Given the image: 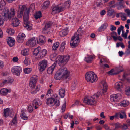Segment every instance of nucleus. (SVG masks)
<instances>
[{"instance_id":"nucleus-58","label":"nucleus","mask_w":130,"mask_h":130,"mask_svg":"<svg viewBox=\"0 0 130 130\" xmlns=\"http://www.w3.org/2000/svg\"><path fill=\"white\" fill-rule=\"evenodd\" d=\"M35 5L33 4H31L30 5L29 7V8H27V7H26V9H29V11L30 10H31L32 11H33V10H34V9H35Z\"/></svg>"},{"instance_id":"nucleus-40","label":"nucleus","mask_w":130,"mask_h":130,"mask_svg":"<svg viewBox=\"0 0 130 130\" xmlns=\"http://www.w3.org/2000/svg\"><path fill=\"white\" fill-rule=\"evenodd\" d=\"M68 32L67 30L64 29L60 32V34L61 36L63 37L67 35Z\"/></svg>"},{"instance_id":"nucleus-54","label":"nucleus","mask_w":130,"mask_h":130,"mask_svg":"<svg viewBox=\"0 0 130 130\" xmlns=\"http://www.w3.org/2000/svg\"><path fill=\"white\" fill-rule=\"evenodd\" d=\"M55 102L54 103V106H58L60 105V103L59 101L57 99H55Z\"/></svg>"},{"instance_id":"nucleus-19","label":"nucleus","mask_w":130,"mask_h":130,"mask_svg":"<svg viewBox=\"0 0 130 130\" xmlns=\"http://www.w3.org/2000/svg\"><path fill=\"white\" fill-rule=\"evenodd\" d=\"M55 99L53 98H49L46 99V104L48 106H53L55 102Z\"/></svg>"},{"instance_id":"nucleus-11","label":"nucleus","mask_w":130,"mask_h":130,"mask_svg":"<svg viewBox=\"0 0 130 130\" xmlns=\"http://www.w3.org/2000/svg\"><path fill=\"white\" fill-rule=\"evenodd\" d=\"M10 12L8 8H5L2 11V15L5 19L8 18L9 20H11V16L10 15Z\"/></svg>"},{"instance_id":"nucleus-49","label":"nucleus","mask_w":130,"mask_h":130,"mask_svg":"<svg viewBox=\"0 0 130 130\" xmlns=\"http://www.w3.org/2000/svg\"><path fill=\"white\" fill-rule=\"evenodd\" d=\"M6 32L9 35H12L14 33V31L13 30L11 29H9L7 30Z\"/></svg>"},{"instance_id":"nucleus-8","label":"nucleus","mask_w":130,"mask_h":130,"mask_svg":"<svg viewBox=\"0 0 130 130\" xmlns=\"http://www.w3.org/2000/svg\"><path fill=\"white\" fill-rule=\"evenodd\" d=\"M79 42V39L78 37L76 35H74L71 38L70 41L71 46L72 48L76 47Z\"/></svg>"},{"instance_id":"nucleus-50","label":"nucleus","mask_w":130,"mask_h":130,"mask_svg":"<svg viewBox=\"0 0 130 130\" xmlns=\"http://www.w3.org/2000/svg\"><path fill=\"white\" fill-rule=\"evenodd\" d=\"M32 69L31 68H26L24 70V72L25 74H29L32 71Z\"/></svg>"},{"instance_id":"nucleus-43","label":"nucleus","mask_w":130,"mask_h":130,"mask_svg":"<svg viewBox=\"0 0 130 130\" xmlns=\"http://www.w3.org/2000/svg\"><path fill=\"white\" fill-rule=\"evenodd\" d=\"M111 125L115 126V129H116L118 128H121V125L119 123H112Z\"/></svg>"},{"instance_id":"nucleus-44","label":"nucleus","mask_w":130,"mask_h":130,"mask_svg":"<svg viewBox=\"0 0 130 130\" xmlns=\"http://www.w3.org/2000/svg\"><path fill=\"white\" fill-rule=\"evenodd\" d=\"M24 62L25 65L27 66L30 63V60L28 58L25 57Z\"/></svg>"},{"instance_id":"nucleus-14","label":"nucleus","mask_w":130,"mask_h":130,"mask_svg":"<svg viewBox=\"0 0 130 130\" xmlns=\"http://www.w3.org/2000/svg\"><path fill=\"white\" fill-rule=\"evenodd\" d=\"M37 40V37H33L27 42L26 44L28 45H30L32 46H34L37 43H38Z\"/></svg>"},{"instance_id":"nucleus-64","label":"nucleus","mask_w":130,"mask_h":130,"mask_svg":"<svg viewBox=\"0 0 130 130\" xmlns=\"http://www.w3.org/2000/svg\"><path fill=\"white\" fill-rule=\"evenodd\" d=\"M28 110L30 112H31L33 111V108L31 105H29L28 107Z\"/></svg>"},{"instance_id":"nucleus-22","label":"nucleus","mask_w":130,"mask_h":130,"mask_svg":"<svg viewBox=\"0 0 130 130\" xmlns=\"http://www.w3.org/2000/svg\"><path fill=\"white\" fill-rule=\"evenodd\" d=\"M26 110L23 109H22L20 116L22 119L24 120H27L28 119V117L26 115L25 112Z\"/></svg>"},{"instance_id":"nucleus-38","label":"nucleus","mask_w":130,"mask_h":130,"mask_svg":"<svg viewBox=\"0 0 130 130\" xmlns=\"http://www.w3.org/2000/svg\"><path fill=\"white\" fill-rule=\"evenodd\" d=\"M101 84L103 87L104 89L103 90V92H106L107 91V85L106 82L104 80H103L101 82Z\"/></svg>"},{"instance_id":"nucleus-57","label":"nucleus","mask_w":130,"mask_h":130,"mask_svg":"<svg viewBox=\"0 0 130 130\" xmlns=\"http://www.w3.org/2000/svg\"><path fill=\"white\" fill-rule=\"evenodd\" d=\"M13 78H9L7 79V80H5L6 83V84H11L13 81Z\"/></svg>"},{"instance_id":"nucleus-25","label":"nucleus","mask_w":130,"mask_h":130,"mask_svg":"<svg viewBox=\"0 0 130 130\" xmlns=\"http://www.w3.org/2000/svg\"><path fill=\"white\" fill-rule=\"evenodd\" d=\"M123 84L122 82H119L116 83L115 84V88L119 91H120L121 90V88L122 87Z\"/></svg>"},{"instance_id":"nucleus-23","label":"nucleus","mask_w":130,"mask_h":130,"mask_svg":"<svg viewBox=\"0 0 130 130\" xmlns=\"http://www.w3.org/2000/svg\"><path fill=\"white\" fill-rule=\"evenodd\" d=\"M106 61L104 58H102L100 60V66L104 68H109V66L105 63Z\"/></svg>"},{"instance_id":"nucleus-47","label":"nucleus","mask_w":130,"mask_h":130,"mask_svg":"<svg viewBox=\"0 0 130 130\" xmlns=\"http://www.w3.org/2000/svg\"><path fill=\"white\" fill-rule=\"evenodd\" d=\"M10 15L11 16V19L12 18L14 17L15 14V10L13 8H12L10 9Z\"/></svg>"},{"instance_id":"nucleus-17","label":"nucleus","mask_w":130,"mask_h":130,"mask_svg":"<svg viewBox=\"0 0 130 130\" xmlns=\"http://www.w3.org/2000/svg\"><path fill=\"white\" fill-rule=\"evenodd\" d=\"M25 37V35L23 33H20L18 34L17 38V41L18 42H23Z\"/></svg>"},{"instance_id":"nucleus-37","label":"nucleus","mask_w":130,"mask_h":130,"mask_svg":"<svg viewBox=\"0 0 130 130\" xmlns=\"http://www.w3.org/2000/svg\"><path fill=\"white\" fill-rule=\"evenodd\" d=\"M9 92V90L6 88H3L0 90V94L3 95H6Z\"/></svg>"},{"instance_id":"nucleus-3","label":"nucleus","mask_w":130,"mask_h":130,"mask_svg":"<svg viewBox=\"0 0 130 130\" xmlns=\"http://www.w3.org/2000/svg\"><path fill=\"white\" fill-rule=\"evenodd\" d=\"M86 80L93 83L97 81L98 80V76L94 72L90 71L87 73L85 76Z\"/></svg>"},{"instance_id":"nucleus-7","label":"nucleus","mask_w":130,"mask_h":130,"mask_svg":"<svg viewBox=\"0 0 130 130\" xmlns=\"http://www.w3.org/2000/svg\"><path fill=\"white\" fill-rule=\"evenodd\" d=\"M48 65V61L45 59L40 61L38 63V67L40 72L44 71Z\"/></svg>"},{"instance_id":"nucleus-36","label":"nucleus","mask_w":130,"mask_h":130,"mask_svg":"<svg viewBox=\"0 0 130 130\" xmlns=\"http://www.w3.org/2000/svg\"><path fill=\"white\" fill-rule=\"evenodd\" d=\"M6 4L5 1L4 0H1L0 2V10L2 11L5 8V6Z\"/></svg>"},{"instance_id":"nucleus-62","label":"nucleus","mask_w":130,"mask_h":130,"mask_svg":"<svg viewBox=\"0 0 130 130\" xmlns=\"http://www.w3.org/2000/svg\"><path fill=\"white\" fill-rule=\"evenodd\" d=\"M4 18L3 16H0V26L3 24L4 21Z\"/></svg>"},{"instance_id":"nucleus-51","label":"nucleus","mask_w":130,"mask_h":130,"mask_svg":"<svg viewBox=\"0 0 130 130\" xmlns=\"http://www.w3.org/2000/svg\"><path fill=\"white\" fill-rule=\"evenodd\" d=\"M120 118L121 119H123L124 118H126V115L125 112H121L119 115Z\"/></svg>"},{"instance_id":"nucleus-5","label":"nucleus","mask_w":130,"mask_h":130,"mask_svg":"<svg viewBox=\"0 0 130 130\" xmlns=\"http://www.w3.org/2000/svg\"><path fill=\"white\" fill-rule=\"evenodd\" d=\"M70 59V56L68 55L60 56L58 59V63L60 66L65 65L68 62Z\"/></svg>"},{"instance_id":"nucleus-53","label":"nucleus","mask_w":130,"mask_h":130,"mask_svg":"<svg viewBox=\"0 0 130 130\" xmlns=\"http://www.w3.org/2000/svg\"><path fill=\"white\" fill-rule=\"evenodd\" d=\"M65 45L66 43L65 42H63L62 43L60 49V50L61 52H63L64 51L65 49L64 46Z\"/></svg>"},{"instance_id":"nucleus-28","label":"nucleus","mask_w":130,"mask_h":130,"mask_svg":"<svg viewBox=\"0 0 130 130\" xmlns=\"http://www.w3.org/2000/svg\"><path fill=\"white\" fill-rule=\"evenodd\" d=\"M11 114V111L8 108L4 109L3 116L5 117H7Z\"/></svg>"},{"instance_id":"nucleus-4","label":"nucleus","mask_w":130,"mask_h":130,"mask_svg":"<svg viewBox=\"0 0 130 130\" xmlns=\"http://www.w3.org/2000/svg\"><path fill=\"white\" fill-rule=\"evenodd\" d=\"M86 80L93 83L97 81L98 80V76L94 72L90 71L87 73L85 76Z\"/></svg>"},{"instance_id":"nucleus-6","label":"nucleus","mask_w":130,"mask_h":130,"mask_svg":"<svg viewBox=\"0 0 130 130\" xmlns=\"http://www.w3.org/2000/svg\"><path fill=\"white\" fill-rule=\"evenodd\" d=\"M58 71L62 76L63 79H66L69 77V73L66 68H61Z\"/></svg>"},{"instance_id":"nucleus-20","label":"nucleus","mask_w":130,"mask_h":130,"mask_svg":"<svg viewBox=\"0 0 130 130\" xmlns=\"http://www.w3.org/2000/svg\"><path fill=\"white\" fill-rule=\"evenodd\" d=\"M42 104V102L39 99H36L33 100L32 105L34 106L35 109H37L38 108L39 105H41Z\"/></svg>"},{"instance_id":"nucleus-15","label":"nucleus","mask_w":130,"mask_h":130,"mask_svg":"<svg viewBox=\"0 0 130 130\" xmlns=\"http://www.w3.org/2000/svg\"><path fill=\"white\" fill-rule=\"evenodd\" d=\"M122 68L121 67L119 68H116L114 70L113 69H111L110 71L108 72V73L109 75H115L119 73V72H122L123 70Z\"/></svg>"},{"instance_id":"nucleus-29","label":"nucleus","mask_w":130,"mask_h":130,"mask_svg":"<svg viewBox=\"0 0 130 130\" xmlns=\"http://www.w3.org/2000/svg\"><path fill=\"white\" fill-rule=\"evenodd\" d=\"M19 21L16 18H14L12 19V22L11 24L12 26L17 27L19 24Z\"/></svg>"},{"instance_id":"nucleus-10","label":"nucleus","mask_w":130,"mask_h":130,"mask_svg":"<svg viewBox=\"0 0 130 130\" xmlns=\"http://www.w3.org/2000/svg\"><path fill=\"white\" fill-rule=\"evenodd\" d=\"M37 82V76L34 75L30 78L29 83V86L32 89H34L36 85Z\"/></svg>"},{"instance_id":"nucleus-26","label":"nucleus","mask_w":130,"mask_h":130,"mask_svg":"<svg viewBox=\"0 0 130 130\" xmlns=\"http://www.w3.org/2000/svg\"><path fill=\"white\" fill-rule=\"evenodd\" d=\"M108 26V24L107 23H104L102 24L101 26L99 27L98 29V31L99 32L103 31L107 29Z\"/></svg>"},{"instance_id":"nucleus-18","label":"nucleus","mask_w":130,"mask_h":130,"mask_svg":"<svg viewBox=\"0 0 130 130\" xmlns=\"http://www.w3.org/2000/svg\"><path fill=\"white\" fill-rule=\"evenodd\" d=\"M51 24L49 23H47L44 27L42 29V32L44 34H47L49 32V28L50 27Z\"/></svg>"},{"instance_id":"nucleus-63","label":"nucleus","mask_w":130,"mask_h":130,"mask_svg":"<svg viewBox=\"0 0 130 130\" xmlns=\"http://www.w3.org/2000/svg\"><path fill=\"white\" fill-rule=\"evenodd\" d=\"M66 106V103L65 102L64 103L61 108V110H62L63 112H64L65 111Z\"/></svg>"},{"instance_id":"nucleus-39","label":"nucleus","mask_w":130,"mask_h":130,"mask_svg":"<svg viewBox=\"0 0 130 130\" xmlns=\"http://www.w3.org/2000/svg\"><path fill=\"white\" fill-rule=\"evenodd\" d=\"M40 88V86L39 85H37L35 89L34 90V89H32L31 93L32 94H35L36 93L37 91H39Z\"/></svg>"},{"instance_id":"nucleus-45","label":"nucleus","mask_w":130,"mask_h":130,"mask_svg":"<svg viewBox=\"0 0 130 130\" xmlns=\"http://www.w3.org/2000/svg\"><path fill=\"white\" fill-rule=\"evenodd\" d=\"M59 42H56L53 45L52 47V49L54 50H57L59 47Z\"/></svg>"},{"instance_id":"nucleus-55","label":"nucleus","mask_w":130,"mask_h":130,"mask_svg":"<svg viewBox=\"0 0 130 130\" xmlns=\"http://www.w3.org/2000/svg\"><path fill=\"white\" fill-rule=\"evenodd\" d=\"M17 123L16 117H15L12 121L10 123V125H12L15 124Z\"/></svg>"},{"instance_id":"nucleus-30","label":"nucleus","mask_w":130,"mask_h":130,"mask_svg":"<svg viewBox=\"0 0 130 130\" xmlns=\"http://www.w3.org/2000/svg\"><path fill=\"white\" fill-rule=\"evenodd\" d=\"M93 57L92 55H88L85 57L84 60L88 63H91L92 61Z\"/></svg>"},{"instance_id":"nucleus-16","label":"nucleus","mask_w":130,"mask_h":130,"mask_svg":"<svg viewBox=\"0 0 130 130\" xmlns=\"http://www.w3.org/2000/svg\"><path fill=\"white\" fill-rule=\"evenodd\" d=\"M116 7H117V9L118 10H120L122 9L125 7V6H123L121 2H117L114 4L113 5L110 6L111 8H113Z\"/></svg>"},{"instance_id":"nucleus-61","label":"nucleus","mask_w":130,"mask_h":130,"mask_svg":"<svg viewBox=\"0 0 130 130\" xmlns=\"http://www.w3.org/2000/svg\"><path fill=\"white\" fill-rule=\"evenodd\" d=\"M123 28L124 27L122 25H121L120 27L118 28L117 30V32L118 34L119 35H120V34L121 30H122V31H123Z\"/></svg>"},{"instance_id":"nucleus-32","label":"nucleus","mask_w":130,"mask_h":130,"mask_svg":"<svg viewBox=\"0 0 130 130\" xmlns=\"http://www.w3.org/2000/svg\"><path fill=\"white\" fill-rule=\"evenodd\" d=\"M54 78L56 80H60L61 79H63L62 77L59 72L58 71L54 76Z\"/></svg>"},{"instance_id":"nucleus-9","label":"nucleus","mask_w":130,"mask_h":130,"mask_svg":"<svg viewBox=\"0 0 130 130\" xmlns=\"http://www.w3.org/2000/svg\"><path fill=\"white\" fill-rule=\"evenodd\" d=\"M65 9V7L63 5L61 6H57L54 7L52 9V14L54 15L56 13H59Z\"/></svg>"},{"instance_id":"nucleus-41","label":"nucleus","mask_w":130,"mask_h":130,"mask_svg":"<svg viewBox=\"0 0 130 130\" xmlns=\"http://www.w3.org/2000/svg\"><path fill=\"white\" fill-rule=\"evenodd\" d=\"M83 34L82 31V29L81 28H79L77 31L76 33H75L74 35H76L79 38V37L82 35Z\"/></svg>"},{"instance_id":"nucleus-42","label":"nucleus","mask_w":130,"mask_h":130,"mask_svg":"<svg viewBox=\"0 0 130 130\" xmlns=\"http://www.w3.org/2000/svg\"><path fill=\"white\" fill-rule=\"evenodd\" d=\"M41 49L40 47H38L37 48H35L33 52V53L34 55L36 56L37 55L39 52L41 50Z\"/></svg>"},{"instance_id":"nucleus-24","label":"nucleus","mask_w":130,"mask_h":130,"mask_svg":"<svg viewBox=\"0 0 130 130\" xmlns=\"http://www.w3.org/2000/svg\"><path fill=\"white\" fill-rule=\"evenodd\" d=\"M45 40V37L41 35L39 37L38 39L37 38V42L39 44L42 45Z\"/></svg>"},{"instance_id":"nucleus-59","label":"nucleus","mask_w":130,"mask_h":130,"mask_svg":"<svg viewBox=\"0 0 130 130\" xmlns=\"http://www.w3.org/2000/svg\"><path fill=\"white\" fill-rule=\"evenodd\" d=\"M121 128L122 130H126L128 129V127L127 124H123L121 125Z\"/></svg>"},{"instance_id":"nucleus-60","label":"nucleus","mask_w":130,"mask_h":130,"mask_svg":"<svg viewBox=\"0 0 130 130\" xmlns=\"http://www.w3.org/2000/svg\"><path fill=\"white\" fill-rule=\"evenodd\" d=\"M114 12V10L113 9L108 10L107 11L108 14L109 16H111L112 15Z\"/></svg>"},{"instance_id":"nucleus-52","label":"nucleus","mask_w":130,"mask_h":130,"mask_svg":"<svg viewBox=\"0 0 130 130\" xmlns=\"http://www.w3.org/2000/svg\"><path fill=\"white\" fill-rule=\"evenodd\" d=\"M28 49H25L22 50L21 51L22 54L24 56L27 55L28 54Z\"/></svg>"},{"instance_id":"nucleus-21","label":"nucleus","mask_w":130,"mask_h":130,"mask_svg":"<svg viewBox=\"0 0 130 130\" xmlns=\"http://www.w3.org/2000/svg\"><path fill=\"white\" fill-rule=\"evenodd\" d=\"M8 44L10 46H13L15 44V40L13 38L9 37L7 39Z\"/></svg>"},{"instance_id":"nucleus-35","label":"nucleus","mask_w":130,"mask_h":130,"mask_svg":"<svg viewBox=\"0 0 130 130\" xmlns=\"http://www.w3.org/2000/svg\"><path fill=\"white\" fill-rule=\"evenodd\" d=\"M59 94L61 98L64 97L65 95V90L64 89L61 88L59 90Z\"/></svg>"},{"instance_id":"nucleus-46","label":"nucleus","mask_w":130,"mask_h":130,"mask_svg":"<svg viewBox=\"0 0 130 130\" xmlns=\"http://www.w3.org/2000/svg\"><path fill=\"white\" fill-rule=\"evenodd\" d=\"M71 3V2L69 0L66 1L62 5L65 7V9L66 7L68 8L69 7Z\"/></svg>"},{"instance_id":"nucleus-31","label":"nucleus","mask_w":130,"mask_h":130,"mask_svg":"<svg viewBox=\"0 0 130 130\" xmlns=\"http://www.w3.org/2000/svg\"><path fill=\"white\" fill-rule=\"evenodd\" d=\"M129 104V102L126 100H123L118 104V106L121 107H125L127 106Z\"/></svg>"},{"instance_id":"nucleus-27","label":"nucleus","mask_w":130,"mask_h":130,"mask_svg":"<svg viewBox=\"0 0 130 130\" xmlns=\"http://www.w3.org/2000/svg\"><path fill=\"white\" fill-rule=\"evenodd\" d=\"M56 66V63H54L50 67L47 69V72L49 74H52Z\"/></svg>"},{"instance_id":"nucleus-1","label":"nucleus","mask_w":130,"mask_h":130,"mask_svg":"<svg viewBox=\"0 0 130 130\" xmlns=\"http://www.w3.org/2000/svg\"><path fill=\"white\" fill-rule=\"evenodd\" d=\"M29 9H27L25 11L23 16V19L24 21V26L28 30H31L32 28V25L28 22L29 18Z\"/></svg>"},{"instance_id":"nucleus-33","label":"nucleus","mask_w":130,"mask_h":130,"mask_svg":"<svg viewBox=\"0 0 130 130\" xmlns=\"http://www.w3.org/2000/svg\"><path fill=\"white\" fill-rule=\"evenodd\" d=\"M49 4V1H46L42 5V8L43 9H46L48 7Z\"/></svg>"},{"instance_id":"nucleus-48","label":"nucleus","mask_w":130,"mask_h":130,"mask_svg":"<svg viewBox=\"0 0 130 130\" xmlns=\"http://www.w3.org/2000/svg\"><path fill=\"white\" fill-rule=\"evenodd\" d=\"M41 16V13L40 11L37 12L35 15V17L36 19L40 18Z\"/></svg>"},{"instance_id":"nucleus-13","label":"nucleus","mask_w":130,"mask_h":130,"mask_svg":"<svg viewBox=\"0 0 130 130\" xmlns=\"http://www.w3.org/2000/svg\"><path fill=\"white\" fill-rule=\"evenodd\" d=\"M11 71L14 74L19 76L22 71L21 68L20 67L17 66L14 67L12 69Z\"/></svg>"},{"instance_id":"nucleus-12","label":"nucleus","mask_w":130,"mask_h":130,"mask_svg":"<svg viewBox=\"0 0 130 130\" xmlns=\"http://www.w3.org/2000/svg\"><path fill=\"white\" fill-rule=\"evenodd\" d=\"M26 9V6L25 5H20L19 6L17 12V16L19 18H21L23 14L24 11Z\"/></svg>"},{"instance_id":"nucleus-56","label":"nucleus","mask_w":130,"mask_h":130,"mask_svg":"<svg viewBox=\"0 0 130 130\" xmlns=\"http://www.w3.org/2000/svg\"><path fill=\"white\" fill-rule=\"evenodd\" d=\"M125 91L127 95H130V86L126 88Z\"/></svg>"},{"instance_id":"nucleus-2","label":"nucleus","mask_w":130,"mask_h":130,"mask_svg":"<svg viewBox=\"0 0 130 130\" xmlns=\"http://www.w3.org/2000/svg\"><path fill=\"white\" fill-rule=\"evenodd\" d=\"M100 95V93H98L97 94H94L92 97L85 98L83 102L84 103L90 105H96L97 101L95 100V98H96L99 97Z\"/></svg>"},{"instance_id":"nucleus-34","label":"nucleus","mask_w":130,"mask_h":130,"mask_svg":"<svg viewBox=\"0 0 130 130\" xmlns=\"http://www.w3.org/2000/svg\"><path fill=\"white\" fill-rule=\"evenodd\" d=\"M47 52V51L46 49H43L40 53V56L39 58L40 59H42L46 55Z\"/></svg>"}]
</instances>
